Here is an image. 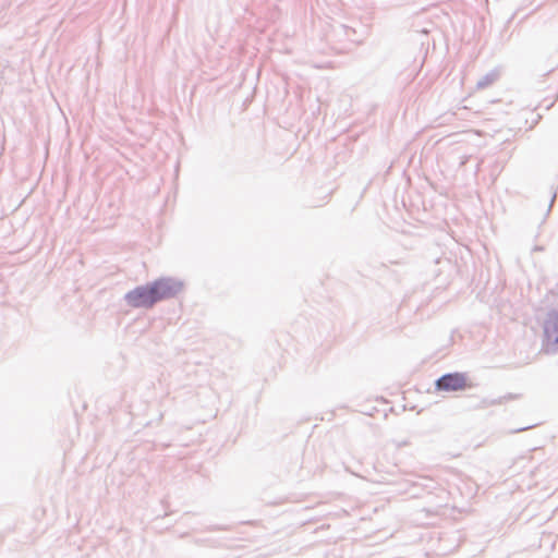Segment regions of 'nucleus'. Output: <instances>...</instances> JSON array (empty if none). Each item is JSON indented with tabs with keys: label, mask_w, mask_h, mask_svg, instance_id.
Listing matches in <instances>:
<instances>
[{
	"label": "nucleus",
	"mask_w": 558,
	"mask_h": 558,
	"mask_svg": "<svg viewBox=\"0 0 558 558\" xmlns=\"http://www.w3.org/2000/svg\"><path fill=\"white\" fill-rule=\"evenodd\" d=\"M175 292V284L160 279L150 284L135 288L126 294L125 299L133 307H151L156 302L173 296Z\"/></svg>",
	"instance_id": "f257e3e1"
},
{
	"label": "nucleus",
	"mask_w": 558,
	"mask_h": 558,
	"mask_svg": "<svg viewBox=\"0 0 558 558\" xmlns=\"http://www.w3.org/2000/svg\"><path fill=\"white\" fill-rule=\"evenodd\" d=\"M545 333L548 341L558 343V316H550L546 320Z\"/></svg>",
	"instance_id": "7ed1b4c3"
},
{
	"label": "nucleus",
	"mask_w": 558,
	"mask_h": 558,
	"mask_svg": "<svg viewBox=\"0 0 558 558\" xmlns=\"http://www.w3.org/2000/svg\"><path fill=\"white\" fill-rule=\"evenodd\" d=\"M472 384L464 373H450L436 381V388L442 391H461L471 388Z\"/></svg>",
	"instance_id": "f03ea898"
}]
</instances>
